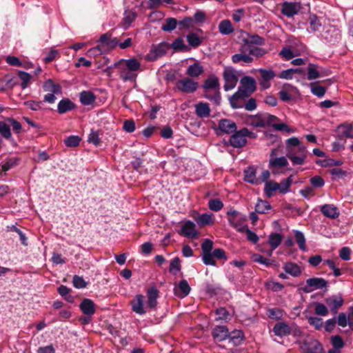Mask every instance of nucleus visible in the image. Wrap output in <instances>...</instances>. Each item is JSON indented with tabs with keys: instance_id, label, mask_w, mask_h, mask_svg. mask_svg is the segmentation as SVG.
<instances>
[{
	"instance_id": "1",
	"label": "nucleus",
	"mask_w": 353,
	"mask_h": 353,
	"mask_svg": "<svg viewBox=\"0 0 353 353\" xmlns=\"http://www.w3.org/2000/svg\"><path fill=\"white\" fill-rule=\"evenodd\" d=\"M278 121V117L267 112H260L256 115H249L246 119L247 124L254 128L271 126L278 130H283L288 128V125L285 123H276Z\"/></svg>"
},
{
	"instance_id": "2",
	"label": "nucleus",
	"mask_w": 353,
	"mask_h": 353,
	"mask_svg": "<svg viewBox=\"0 0 353 353\" xmlns=\"http://www.w3.org/2000/svg\"><path fill=\"white\" fill-rule=\"evenodd\" d=\"M241 85L230 99L231 106L237 109L242 106L239 104V99L248 97L256 90V81L251 77L245 76L240 81Z\"/></svg>"
},
{
	"instance_id": "3",
	"label": "nucleus",
	"mask_w": 353,
	"mask_h": 353,
	"mask_svg": "<svg viewBox=\"0 0 353 353\" xmlns=\"http://www.w3.org/2000/svg\"><path fill=\"white\" fill-rule=\"evenodd\" d=\"M255 139L256 134L250 131L247 128L235 131L231 135L229 142L231 146L235 148H241L247 143V138Z\"/></svg>"
},
{
	"instance_id": "4",
	"label": "nucleus",
	"mask_w": 353,
	"mask_h": 353,
	"mask_svg": "<svg viewBox=\"0 0 353 353\" xmlns=\"http://www.w3.org/2000/svg\"><path fill=\"white\" fill-rule=\"evenodd\" d=\"M306 147L303 145L294 149H290L286 152V157L291 161L293 165H303L307 157Z\"/></svg>"
},
{
	"instance_id": "5",
	"label": "nucleus",
	"mask_w": 353,
	"mask_h": 353,
	"mask_svg": "<svg viewBox=\"0 0 353 353\" xmlns=\"http://www.w3.org/2000/svg\"><path fill=\"white\" fill-rule=\"evenodd\" d=\"M328 282L323 278L313 277L306 280L305 285L301 288L305 293H310L316 290H327Z\"/></svg>"
},
{
	"instance_id": "6",
	"label": "nucleus",
	"mask_w": 353,
	"mask_h": 353,
	"mask_svg": "<svg viewBox=\"0 0 353 353\" xmlns=\"http://www.w3.org/2000/svg\"><path fill=\"white\" fill-rule=\"evenodd\" d=\"M176 87L179 91L190 94L197 90L199 83L190 77H185L176 81Z\"/></svg>"
},
{
	"instance_id": "7",
	"label": "nucleus",
	"mask_w": 353,
	"mask_h": 353,
	"mask_svg": "<svg viewBox=\"0 0 353 353\" xmlns=\"http://www.w3.org/2000/svg\"><path fill=\"white\" fill-rule=\"evenodd\" d=\"M223 79L225 81L224 90L225 91L230 90L235 88L238 82L236 71L232 68H226L223 73Z\"/></svg>"
},
{
	"instance_id": "8",
	"label": "nucleus",
	"mask_w": 353,
	"mask_h": 353,
	"mask_svg": "<svg viewBox=\"0 0 353 353\" xmlns=\"http://www.w3.org/2000/svg\"><path fill=\"white\" fill-rule=\"evenodd\" d=\"M322 37L327 43L334 44L341 40V32L336 26H329L325 28L322 34Z\"/></svg>"
},
{
	"instance_id": "9",
	"label": "nucleus",
	"mask_w": 353,
	"mask_h": 353,
	"mask_svg": "<svg viewBox=\"0 0 353 353\" xmlns=\"http://www.w3.org/2000/svg\"><path fill=\"white\" fill-rule=\"evenodd\" d=\"M330 74V70L323 68L314 63H310L307 66V79L309 81Z\"/></svg>"
},
{
	"instance_id": "10",
	"label": "nucleus",
	"mask_w": 353,
	"mask_h": 353,
	"mask_svg": "<svg viewBox=\"0 0 353 353\" xmlns=\"http://www.w3.org/2000/svg\"><path fill=\"white\" fill-rule=\"evenodd\" d=\"M113 67H121L136 73L141 69V63L135 58L129 59H121L119 61L115 62Z\"/></svg>"
},
{
	"instance_id": "11",
	"label": "nucleus",
	"mask_w": 353,
	"mask_h": 353,
	"mask_svg": "<svg viewBox=\"0 0 353 353\" xmlns=\"http://www.w3.org/2000/svg\"><path fill=\"white\" fill-rule=\"evenodd\" d=\"M276 150L274 149L272 150L270 154L269 168L274 170L277 168H281L288 165L287 157H276ZM273 173H276L274 170H272Z\"/></svg>"
},
{
	"instance_id": "12",
	"label": "nucleus",
	"mask_w": 353,
	"mask_h": 353,
	"mask_svg": "<svg viewBox=\"0 0 353 353\" xmlns=\"http://www.w3.org/2000/svg\"><path fill=\"white\" fill-rule=\"evenodd\" d=\"M301 9V3L298 2L285 1L281 4V13L288 17L297 14Z\"/></svg>"
},
{
	"instance_id": "13",
	"label": "nucleus",
	"mask_w": 353,
	"mask_h": 353,
	"mask_svg": "<svg viewBox=\"0 0 353 353\" xmlns=\"http://www.w3.org/2000/svg\"><path fill=\"white\" fill-rule=\"evenodd\" d=\"M179 234L192 239L198 238L199 235V232L196 230L195 223L190 220L183 224Z\"/></svg>"
},
{
	"instance_id": "14",
	"label": "nucleus",
	"mask_w": 353,
	"mask_h": 353,
	"mask_svg": "<svg viewBox=\"0 0 353 353\" xmlns=\"http://www.w3.org/2000/svg\"><path fill=\"white\" fill-rule=\"evenodd\" d=\"M144 303L145 296L142 294H137L130 303L132 310L139 315L145 314L147 310Z\"/></svg>"
},
{
	"instance_id": "15",
	"label": "nucleus",
	"mask_w": 353,
	"mask_h": 353,
	"mask_svg": "<svg viewBox=\"0 0 353 353\" xmlns=\"http://www.w3.org/2000/svg\"><path fill=\"white\" fill-rule=\"evenodd\" d=\"M300 348L304 353H323L321 345L316 340L303 341Z\"/></svg>"
},
{
	"instance_id": "16",
	"label": "nucleus",
	"mask_w": 353,
	"mask_h": 353,
	"mask_svg": "<svg viewBox=\"0 0 353 353\" xmlns=\"http://www.w3.org/2000/svg\"><path fill=\"white\" fill-rule=\"evenodd\" d=\"M325 301L327 305L330 307L332 313L334 314H336L338 312L339 308L341 307L344 303L342 296L336 295L325 299Z\"/></svg>"
},
{
	"instance_id": "17",
	"label": "nucleus",
	"mask_w": 353,
	"mask_h": 353,
	"mask_svg": "<svg viewBox=\"0 0 353 353\" xmlns=\"http://www.w3.org/2000/svg\"><path fill=\"white\" fill-rule=\"evenodd\" d=\"M147 306L150 309H155L157 305V299L159 296V291L155 286L149 288L147 291Z\"/></svg>"
},
{
	"instance_id": "18",
	"label": "nucleus",
	"mask_w": 353,
	"mask_h": 353,
	"mask_svg": "<svg viewBox=\"0 0 353 353\" xmlns=\"http://www.w3.org/2000/svg\"><path fill=\"white\" fill-rule=\"evenodd\" d=\"M273 332L274 334L279 337L289 336L292 334L291 327L285 322H278L273 327Z\"/></svg>"
},
{
	"instance_id": "19",
	"label": "nucleus",
	"mask_w": 353,
	"mask_h": 353,
	"mask_svg": "<svg viewBox=\"0 0 353 353\" xmlns=\"http://www.w3.org/2000/svg\"><path fill=\"white\" fill-rule=\"evenodd\" d=\"M190 286L185 279L181 281L174 288V294L179 298L187 296L190 292Z\"/></svg>"
},
{
	"instance_id": "20",
	"label": "nucleus",
	"mask_w": 353,
	"mask_h": 353,
	"mask_svg": "<svg viewBox=\"0 0 353 353\" xmlns=\"http://www.w3.org/2000/svg\"><path fill=\"white\" fill-rule=\"evenodd\" d=\"M237 127L235 122L227 119H221L219 122V129L225 134H231L236 131Z\"/></svg>"
},
{
	"instance_id": "21",
	"label": "nucleus",
	"mask_w": 353,
	"mask_h": 353,
	"mask_svg": "<svg viewBox=\"0 0 353 353\" xmlns=\"http://www.w3.org/2000/svg\"><path fill=\"white\" fill-rule=\"evenodd\" d=\"M79 308L86 316H92L96 311L95 304L90 299H84L80 303Z\"/></svg>"
},
{
	"instance_id": "22",
	"label": "nucleus",
	"mask_w": 353,
	"mask_h": 353,
	"mask_svg": "<svg viewBox=\"0 0 353 353\" xmlns=\"http://www.w3.org/2000/svg\"><path fill=\"white\" fill-rule=\"evenodd\" d=\"M212 335L216 341H223L228 338L229 330L225 325L216 326L212 332Z\"/></svg>"
},
{
	"instance_id": "23",
	"label": "nucleus",
	"mask_w": 353,
	"mask_h": 353,
	"mask_svg": "<svg viewBox=\"0 0 353 353\" xmlns=\"http://www.w3.org/2000/svg\"><path fill=\"white\" fill-rule=\"evenodd\" d=\"M321 213L330 219H336L339 216L338 208L333 204H325L321 207Z\"/></svg>"
},
{
	"instance_id": "24",
	"label": "nucleus",
	"mask_w": 353,
	"mask_h": 353,
	"mask_svg": "<svg viewBox=\"0 0 353 353\" xmlns=\"http://www.w3.org/2000/svg\"><path fill=\"white\" fill-rule=\"evenodd\" d=\"M296 89L290 85H284L279 91L280 99L284 102H290L293 99V93L296 92Z\"/></svg>"
},
{
	"instance_id": "25",
	"label": "nucleus",
	"mask_w": 353,
	"mask_h": 353,
	"mask_svg": "<svg viewBox=\"0 0 353 353\" xmlns=\"http://www.w3.org/2000/svg\"><path fill=\"white\" fill-rule=\"evenodd\" d=\"M99 42L105 45L108 48H114L118 46L119 39L117 37H113L110 32H108L100 37Z\"/></svg>"
},
{
	"instance_id": "26",
	"label": "nucleus",
	"mask_w": 353,
	"mask_h": 353,
	"mask_svg": "<svg viewBox=\"0 0 353 353\" xmlns=\"http://www.w3.org/2000/svg\"><path fill=\"white\" fill-rule=\"evenodd\" d=\"M76 108V105L68 98L61 99L57 105V112L61 114H65Z\"/></svg>"
},
{
	"instance_id": "27",
	"label": "nucleus",
	"mask_w": 353,
	"mask_h": 353,
	"mask_svg": "<svg viewBox=\"0 0 353 353\" xmlns=\"http://www.w3.org/2000/svg\"><path fill=\"white\" fill-rule=\"evenodd\" d=\"M210 108L208 103L199 102L195 105V113L199 118H207L210 114Z\"/></svg>"
},
{
	"instance_id": "28",
	"label": "nucleus",
	"mask_w": 353,
	"mask_h": 353,
	"mask_svg": "<svg viewBox=\"0 0 353 353\" xmlns=\"http://www.w3.org/2000/svg\"><path fill=\"white\" fill-rule=\"evenodd\" d=\"M321 18L315 14H310L308 18L309 28L307 31L309 32H316L319 31L322 27Z\"/></svg>"
},
{
	"instance_id": "29",
	"label": "nucleus",
	"mask_w": 353,
	"mask_h": 353,
	"mask_svg": "<svg viewBox=\"0 0 353 353\" xmlns=\"http://www.w3.org/2000/svg\"><path fill=\"white\" fill-rule=\"evenodd\" d=\"M283 236L276 232L271 233L268 236V243L271 247V250L269 252V255H272V251L276 249L283 241Z\"/></svg>"
},
{
	"instance_id": "30",
	"label": "nucleus",
	"mask_w": 353,
	"mask_h": 353,
	"mask_svg": "<svg viewBox=\"0 0 353 353\" xmlns=\"http://www.w3.org/2000/svg\"><path fill=\"white\" fill-rule=\"evenodd\" d=\"M204 90H219L220 91V83L219 79L215 76H210L205 80L203 84Z\"/></svg>"
},
{
	"instance_id": "31",
	"label": "nucleus",
	"mask_w": 353,
	"mask_h": 353,
	"mask_svg": "<svg viewBox=\"0 0 353 353\" xmlns=\"http://www.w3.org/2000/svg\"><path fill=\"white\" fill-rule=\"evenodd\" d=\"M204 72L203 67L199 63L196 62L192 65H190L185 72V74L189 77H198Z\"/></svg>"
},
{
	"instance_id": "32",
	"label": "nucleus",
	"mask_w": 353,
	"mask_h": 353,
	"mask_svg": "<svg viewBox=\"0 0 353 353\" xmlns=\"http://www.w3.org/2000/svg\"><path fill=\"white\" fill-rule=\"evenodd\" d=\"M137 14L135 11L132 10H127L124 12L123 18L122 21V27L124 29H128L132 23L135 20Z\"/></svg>"
},
{
	"instance_id": "33",
	"label": "nucleus",
	"mask_w": 353,
	"mask_h": 353,
	"mask_svg": "<svg viewBox=\"0 0 353 353\" xmlns=\"http://www.w3.org/2000/svg\"><path fill=\"white\" fill-rule=\"evenodd\" d=\"M203 97L212 102L215 105H219L221 101V92L217 90H204Z\"/></svg>"
},
{
	"instance_id": "34",
	"label": "nucleus",
	"mask_w": 353,
	"mask_h": 353,
	"mask_svg": "<svg viewBox=\"0 0 353 353\" xmlns=\"http://www.w3.org/2000/svg\"><path fill=\"white\" fill-rule=\"evenodd\" d=\"M79 99L83 105H90L95 102L96 96L91 91H82L79 94Z\"/></svg>"
},
{
	"instance_id": "35",
	"label": "nucleus",
	"mask_w": 353,
	"mask_h": 353,
	"mask_svg": "<svg viewBox=\"0 0 353 353\" xmlns=\"http://www.w3.org/2000/svg\"><path fill=\"white\" fill-rule=\"evenodd\" d=\"M43 88L46 92L56 93L57 94H61L62 92L61 85L55 83L52 79L46 80L43 83Z\"/></svg>"
},
{
	"instance_id": "36",
	"label": "nucleus",
	"mask_w": 353,
	"mask_h": 353,
	"mask_svg": "<svg viewBox=\"0 0 353 353\" xmlns=\"http://www.w3.org/2000/svg\"><path fill=\"white\" fill-rule=\"evenodd\" d=\"M196 221L200 226L212 225L214 223V216L211 213H204L200 214Z\"/></svg>"
},
{
	"instance_id": "37",
	"label": "nucleus",
	"mask_w": 353,
	"mask_h": 353,
	"mask_svg": "<svg viewBox=\"0 0 353 353\" xmlns=\"http://www.w3.org/2000/svg\"><path fill=\"white\" fill-rule=\"evenodd\" d=\"M283 269L286 273L295 277L299 276L301 274V268L295 263L288 262L285 263Z\"/></svg>"
},
{
	"instance_id": "38",
	"label": "nucleus",
	"mask_w": 353,
	"mask_h": 353,
	"mask_svg": "<svg viewBox=\"0 0 353 353\" xmlns=\"http://www.w3.org/2000/svg\"><path fill=\"white\" fill-rule=\"evenodd\" d=\"M10 123L8 121V117L0 121V134L6 139L12 138Z\"/></svg>"
},
{
	"instance_id": "39",
	"label": "nucleus",
	"mask_w": 353,
	"mask_h": 353,
	"mask_svg": "<svg viewBox=\"0 0 353 353\" xmlns=\"http://www.w3.org/2000/svg\"><path fill=\"white\" fill-rule=\"evenodd\" d=\"M244 180L252 184L259 183V179L256 176V170L253 167H248L244 170Z\"/></svg>"
},
{
	"instance_id": "40",
	"label": "nucleus",
	"mask_w": 353,
	"mask_h": 353,
	"mask_svg": "<svg viewBox=\"0 0 353 353\" xmlns=\"http://www.w3.org/2000/svg\"><path fill=\"white\" fill-rule=\"evenodd\" d=\"M119 70V77L123 81H133L137 77L135 72L128 70L121 67H114Z\"/></svg>"
},
{
	"instance_id": "41",
	"label": "nucleus",
	"mask_w": 353,
	"mask_h": 353,
	"mask_svg": "<svg viewBox=\"0 0 353 353\" xmlns=\"http://www.w3.org/2000/svg\"><path fill=\"white\" fill-rule=\"evenodd\" d=\"M246 221V218L245 216H239L236 218L235 220L231 219L229 220L230 225L236 229L237 231L244 233V230L248 226L247 225H244L243 223Z\"/></svg>"
},
{
	"instance_id": "42",
	"label": "nucleus",
	"mask_w": 353,
	"mask_h": 353,
	"mask_svg": "<svg viewBox=\"0 0 353 353\" xmlns=\"http://www.w3.org/2000/svg\"><path fill=\"white\" fill-rule=\"evenodd\" d=\"M232 61L234 63H239L243 62L244 63L250 64L253 62V58L248 54L237 53L232 56Z\"/></svg>"
},
{
	"instance_id": "43",
	"label": "nucleus",
	"mask_w": 353,
	"mask_h": 353,
	"mask_svg": "<svg viewBox=\"0 0 353 353\" xmlns=\"http://www.w3.org/2000/svg\"><path fill=\"white\" fill-rule=\"evenodd\" d=\"M293 176L290 175L288 178L283 179L280 183H279V191L281 194H286L290 191V187L293 182Z\"/></svg>"
},
{
	"instance_id": "44",
	"label": "nucleus",
	"mask_w": 353,
	"mask_h": 353,
	"mask_svg": "<svg viewBox=\"0 0 353 353\" xmlns=\"http://www.w3.org/2000/svg\"><path fill=\"white\" fill-rule=\"evenodd\" d=\"M228 339H229L234 345H239L244 339V334L243 331L240 330H234L230 333L229 332V336Z\"/></svg>"
},
{
	"instance_id": "45",
	"label": "nucleus",
	"mask_w": 353,
	"mask_h": 353,
	"mask_svg": "<svg viewBox=\"0 0 353 353\" xmlns=\"http://www.w3.org/2000/svg\"><path fill=\"white\" fill-rule=\"evenodd\" d=\"M219 32L224 35H228L233 32L234 29L232 28L231 22L228 20H223L219 25Z\"/></svg>"
},
{
	"instance_id": "46",
	"label": "nucleus",
	"mask_w": 353,
	"mask_h": 353,
	"mask_svg": "<svg viewBox=\"0 0 353 353\" xmlns=\"http://www.w3.org/2000/svg\"><path fill=\"white\" fill-rule=\"evenodd\" d=\"M279 183L274 181L266 182L264 188V192L266 196L269 198L272 197L274 192L279 190Z\"/></svg>"
},
{
	"instance_id": "47",
	"label": "nucleus",
	"mask_w": 353,
	"mask_h": 353,
	"mask_svg": "<svg viewBox=\"0 0 353 353\" xmlns=\"http://www.w3.org/2000/svg\"><path fill=\"white\" fill-rule=\"evenodd\" d=\"M215 313L217 317L215 319L216 321H223L228 322L230 320V314L229 312L225 307H219L216 310Z\"/></svg>"
},
{
	"instance_id": "48",
	"label": "nucleus",
	"mask_w": 353,
	"mask_h": 353,
	"mask_svg": "<svg viewBox=\"0 0 353 353\" xmlns=\"http://www.w3.org/2000/svg\"><path fill=\"white\" fill-rule=\"evenodd\" d=\"M271 209V205L266 201L259 200L256 204L255 211L259 214H265Z\"/></svg>"
},
{
	"instance_id": "49",
	"label": "nucleus",
	"mask_w": 353,
	"mask_h": 353,
	"mask_svg": "<svg viewBox=\"0 0 353 353\" xmlns=\"http://www.w3.org/2000/svg\"><path fill=\"white\" fill-rule=\"evenodd\" d=\"M181 270V261L179 257L174 258L170 264V273L176 275Z\"/></svg>"
},
{
	"instance_id": "50",
	"label": "nucleus",
	"mask_w": 353,
	"mask_h": 353,
	"mask_svg": "<svg viewBox=\"0 0 353 353\" xmlns=\"http://www.w3.org/2000/svg\"><path fill=\"white\" fill-rule=\"evenodd\" d=\"M337 323L339 326L342 327H346L347 325L350 327H352L353 325V322L351 321L350 319H348V316L344 312H341L338 315L337 318Z\"/></svg>"
},
{
	"instance_id": "51",
	"label": "nucleus",
	"mask_w": 353,
	"mask_h": 353,
	"mask_svg": "<svg viewBox=\"0 0 353 353\" xmlns=\"http://www.w3.org/2000/svg\"><path fill=\"white\" fill-rule=\"evenodd\" d=\"M294 237L296 239V243L300 248V250L303 251H305V239L304 234L302 232L299 230L294 231Z\"/></svg>"
},
{
	"instance_id": "52",
	"label": "nucleus",
	"mask_w": 353,
	"mask_h": 353,
	"mask_svg": "<svg viewBox=\"0 0 353 353\" xmlns=\"http://www.w3.org/2000/svg\"><path fill=\"white\" fill-rule=\"evenodd\" d=\"M177 21L174 18H168L163 24L161 29L165 32H171L176 27Z\"/></svg>"
},
{
	"instance_id": "53",
	"label": "nucleus",
	"mask_w": 353,
	"mask_h": 353,
	"mask_svg": "<svg viewBox=\"0 0 353 353\" xmlns=\"http://www.w3.org/2000/svg\"><path fill=\"white\" fill-rule=\"evenodd\" d=\"M332 180L343 179L347 175V172L341 168H334L330 170Z\"/></svg>"
},
{
	"instance_id": "54",
	"label": "nucleus",
	"mask_w": 353,
	"mask_h": 353,
	"mask_svg": "<svg viewBox=\"0 0 353 353\" xmlns=\"http://www.w3.org/2000/svg\"><path fill=\"white\" fill-rule=\"evenodd\" d=\"M208 207L212 211L219 212L223 208V203L219 199H212L208 201Z\"/></svg>"
},
{
	"instance_id": "55",
	"label": "nucleus",
	"mask_w": 353,
	"mask_h": 353,
	"mask_svg": "<svg viewBox=\"0 0 353 353\" xmlns=\"http://www.w3.org/2000/svg\"><path fill=\"white\" fill-rule=\"evenodd\" d=\"M310 88H311V92L314 95H315L318 97H323L325 95L326 90L324 87L317 85L315 83H312L310 84Z\"/></svg>"
},
{
	"instance_id": "56",
	"label": "nucleus",
	"mask_w": 353,
	"mask_h": 353,
	"mask_svg": "<svg viewBox=\"0 0 353 353\" xmlns=\"http://www.w3.org/2000/svg\"><path fill=\"white\" fill-rule=\"evenodd\" d=\"M19 160L20 159L18 157H11L8 159L6 162L2 165L1 170L3 172L9 170L12 168L18 165Z\"/></svg>"
},
{
	"instance_id": "57",
	"label": "nucleus",
	"mask_w": 353,
	"mask_h": 353,
	"mask_svg": "<svg viewBox=\"0 0 353 353\" xmlns=\"http://www.w3.org/2000/svg\"><path fill=\"white\" fill-rule=\"evenodd\" d=\"M267 314L270 319L279 320L283 316V311L279 308H270L268 310Z\"/></svg>"
},
{
	"instance_id": "58",
	"label": "nucleus",
	"mask_w": 353,
	"mask_h": 353,
	"mask_svg": "<svg viewBox=\"0 0 353 353\" xmlns=\"http://www.w3.org/2000/svg\"><path fill=\"white\" fill-rule=\"evenodd\" d=\"M187 41L189 45L194 48L198 47L201 43V39L196 33H190L187 36Z\"/></svg>"
},
{
	"instance_id": "59",
	"label": "nucleus",
	"mask_w": 353,
	"mask_h": 353,
	"mask_svg": "<svg viewBox=\"0 0 353 353\" xmlns=\"http://www.w3.org/2000/svg\"><path fill=\"white\" fill-rule=\"evenodd\" d=\"M163 3H167V4H172L173 1L172 0H148L147 4H148V8L149 9L153 10V9H155V8L159 7Z\"/></svg>"
},
{
	"instance_id": "60",
	"label": "nucleus",
	"mask_w": 353,
	"mask_h": 353,
	"mask_svg": "<svg viewBox=\"0 0 353 353\" xmlns=\"http://www.w3.org/2000/svg\"><path fill=\"white\" fill-rule=\"evenodd\" d=\"M18 76L22 81L21 85V88L23 89L26 88L28 87V83L31 79V75L26 72L19 71L18 73Z\"/></svg>"
},
{
	"instance_id": "61",
	"label": "nucleus",
	"mask_w": 353,
	"mask_h": 353,
	"mask_svg": "<svg viewBox=\"0 0 353 353\" xmlns=\"http://www.w3.org/2000/svg\"><path fill=\"white\" fill-rule=\"evenodd\" d=\"M314 312L315 314L319 316H325L328 314L327 307L324 304L319 302L314 303Z\"/></svg>"
},
{
	"instance_id": "62",
	"label": "nucleus",
	"mask_w": 353,
	"mask_h": 353,
	"mask_svg": "<svg viewBox=\"0 0 353 353\" xmlns=\"http://www.w3.org/2000/svg\"><path fill=\"white\" fill-rule=\"evenodd\" d=\"M26 105L34 111L43 110L45 109L42 101H28L26 102Z\"/></svg>"
},
{
	"instance_id": "63",
	"label": "nucleus",
	"mask_w": 353,
	"mask_h": 353,
	"mask_svg": "<svg viewBox=\"0 0 353 353\" xmlns=\"http://www.w3.org/2000/svg\"><path fill=\"white\" fill-rule=\"evenodd\" d=\"M81 139L78 136H70L64 140V143L68 147H76L79 145Z\"/></svg>"
},
{
	"instance_id": "64",
	"label": "nucleus",
	"mask_w": 353,
	"mask_h": 353,
	"mask_svg": "<svg viewBox=\"0 0 353 353\" xmlns=\"http://www.w3.org/2000/svg\"><path fill=\"white\" fill-rule=\"evenodd\" d=\"M342 134L346 138H353V127L352 124H343L340 126Z\"/></svg>"
}]
</instances>
